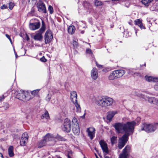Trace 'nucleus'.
Wrapping results in <instances>:
<instances>
[{"instance_id": "nucleus-1", "label": "nucleus", "mask_w": 158, "mask_h": 158, "mask_svg": "<svg viewBox=\"0 0 158 158\" xmlns=\"http://www.w3.org/2000/svg\"><path fill=\"white\" fill-rule=\"evenodd\" d=\"M140 120L139 117L137 118V120L128 122L126 123L123 122L115 123L114 125L117 132L118 133H125L122 137L120 138L118 140V147L121 149L126 143L129 135L134 132V127Z\"/></svg>"}, {"instance_id": "nucleus-2", "label": "nucleus", "mask_w": 158, "mask_h": 158, "mask_svg": "<svg viewBox=\"0 0 158 158\" xmlns=\"http://www.w3.org/2000/svg\"><path fill=\"white\" fill-rule=\"evenodd\" d=\"M94 102L98 106L103 108H106L112 105L114 100L112 98L104 96L96 98Z\"/></svg>"}, {"instance_id": "nucleus-3", "label": "nucleus", "mask_w": 158, "mask_h": 158, "mask_svg": "<svg viewBox=\"0 0 158 158\" xmlns=\"http://www.w3.org/2000/svg\"><path fill=\"white\" fill-rule=\"evenodd\" d=\"M158 128V123L148 124L143 123L141 126V131H144L147 132H152Z\"/></svg>"}, {"instance_id": "nucleus-4", "label": "nucleus", "mask_w": 158, "mask_h": 158, "mask_svg": "<svg viewBox=\"0 0 158 158\" xmlns=\"http://www.w3.org/2000/svg\"><path fill=\"white\" fill-rule=\"evenodd\" d=\"M16 98L24 101H27L31 99V97L28 92L26 91H20V92L16 94Z\"/></svg>"}, {"instance_id": "nucleus-5", "label": "nucleus", "mask_w": 158, "mask_h": 158, "mask_svg": "<svg viewBox=\"0 0 158 158\" xmlns=\"http://www.w3.org/2000/svg\"><path fill=\"white\" fill-rule=\"evenodd\" d=\"M77 94L75 91H73L71 93V99L72 102L75 104L77 108V111L80 112L81 108L80 105L77 103Z\"/></svg>"}, {"instance_id": "nucleus-6", "label": "nucleus", "mask_w": 158, "mask_h": 158, "mask_svg": "<svg viewBox=\"0 0 158 158\" xmlns=\"http://www.w3.org/2000/svg\"><path fill=\"white\" fill-rule=\"evenodd\" d=\"M147 21L149 23L148 26L150 30L152 31L158 29V19L154 20L152 19L150 20L147 19Z\"/></svg>"}, {"instance_id": "nucleus-7", "label": "nucleus", "mask_w": 158, "mask_h": 158, "mask_svg": "<svg viewBox=\"0 0 158 158\" xmlns=\"http://www.w3.org/2000/svg\"><path fill=\"white\" fill-rule=\"evenodd\" d=\"M54 137L52 134H47L44 137L43 140H41L39 143L38 147L42 148L46 145V143L48 141H51L53 139Z\"/></svg>"}, {"instance_id": "nucleus-8", "label": "nucleus", "mask_w": 158, "mask_h": 158, "mask_svg": "<svg viewBox=\"0 0 158 158\" xmlns=\"http://www.w3.org/2000/svg\"><path fill=\"white\" fill-rule=\"evenodd\" d=\"M131 152V146L128 145L123 149L122 152L119 156V158H127Z\"/></svg>"}, {"instance_id": "nucleus-9", "label": "nucleus", "mask_w": 158, "mask_h": 158, "mask_svg": "<svg viewBox=\"0 0 158 158\" xmlns=\"http://www.w3.org/2000/svg\"><path fill=\"white\" fill-rule=\"evenodd\" d=\"M63 131L66 132H69L71 130L70 121L68 118L65 119L64 121L63 126L62 127Z\"/></svg>"}, {"instance_id": "nucleus-10", "label": "nucleus", "mask_w": 158, "mask_h": 158, "mask_svg": "<svg viewBox=\"0 0 158 158\" xmlns=\"http://www.w3.org/2000/svg\"><path fill=\"white\" fill-rule=\"evenodd\" d=\"M45 30V27L44 26H42L35 35L34 36V39L35 40L40 41L43 39V36L42 35V33L44 32Z\"/></svg>"}, {"instance_id": "nucleus-11", "label": "nucleus", "mask_w": 158, "mask_h": 158, "mask_svg": "<svg viewBox=\"0 0 158 158\" xmlns=\"http://www.w3.org/2000/svg\"><path fill=\"white\" fill-rule=\"evenodd\" d=\"M53 37L52 32L49 30H48L45 34V43L46 44L49 43Z\"/></svg>"}, {"instance_id": "nucleus-12", "label": "nucleus", "mask_w": 158, "mask_h": 158, "mask_svg": "<svg viewBox=\"0 0 158 158\" xmlns=\"http://www.w3.org/2000/svg\"><path fill=\"white\" fill-rule=\"evenodd\" d=\"M36 5L39 11L44 13H46L45 5L44 4L42 1H39L37 3Z\"/></svg>"}, {"instance_id": "nucleus-13", "label": "nucleus", "mask_w": 158, "mask_h": 158, "mask_svg": "<svg viewBox=\"0 0 158 158\" xmlns=\"http://www.w3.org/2000/svg\"><path fill=\"white\" fill-rule=\"evenodd\" d=\"M86 132L88 133V136L91 139H93L95 136V129L93 127H90L87 129Z\"/></svg>"}, {"instance_id": "nucleus-14", "label": "nucleus", "mask_w": 158, "mask_h": 158, "mask_svg": "<svg viewBox=\"0 0 158 158\" xmlns=\"http://www.w3.org/2000/svg\"><path fill=\"white\" fill-rule=\"evenodd\" d=\"M99 144L104 152L106 154L109 153L107 145L103 140H101L99 142Z\"/></svg>"}, {"instance_id": "nucleus-15", "label": "nucleus", "mask_w": 158, "mask_h": 158, "mask_svg": "<svg viewBox=\"0 0 158 158\" xmlns=\"http://www.w3.org/2000/svg\"><path fill=\"white\" fill-rule=\"evenodd\" d=\"M29 26L31 30H35L39 28L40 26V23L39 22L30 23Z\"/></svg>"}, {"instance_id": "nucleus-16", "label": "nucleus", "mask_w": 158, "mask_h": 158, "mask_svg": "<svg viewBox=\"0 0 158 158\" xmlns=\"http://www.w3.org/2000/svg\"><path fill=\"white\" fill-rule=\"evenodd\" d=\"M114 71L117 79L121 77L125 73V71L122 69L117 70Z\"/></svg>"}, {"instance_id": "nucleus-17", "label": "nucleus", "mask_w": 158, "mask_h": 158, "mask_svg": "<svg viewBox=\"0 0 158 158\" xmlns=\"http://www.w3.org/2000/svg\"><path fill=\"white\" fill-rule=\"evenodd\" d=\"M91 76L92 78L94 80H96L98 77V70L95 68H94L91 71Z\"/></svg>"}, {"instance_id": "nucleus-18", "label": "nucleus", "mask_w": 158, "mask_h": 158, "mask_svg": "<svg viewBox=\"0 0 158 158\" xmlns=\"http://www.w3.org/2000/svg\"><path fill=\"white\" fill-rule=\"evenodd\" d=\"M72 130L74 134L76 135H78L80 134V129L78 123L76 124L73 125Z\"/></svg>"}, {"instance_id": "nucleus-19", "label": "nucleus", "mask_w": 158, "mask_h": 158, "mask_svg": "<svg viewBox=\"0 0 158 158\" xmlns=\"http://www.w3.org/2000/svg\"><path fill=\"white\" fill-rule=\"evenodd\" d=\"M117 113L116 111H109L107 113V119L109 121L111 120L114 116Z\"/></svg>"}, {"instance_id": "nucleus-20", "label": "nucleus", "mask_w": 158, "mask_h": 158, "mask_svg": "<svg viewBox=\"0 0 158 158\" xmlns=\"http://www.w3.org/2000/svg\"><path fill=\"white\" fill-rule=\"evenodd\" d=\"M145 79L149 82H156L158 81V78L152 76H148L145 77Z\"/></svg>"}, {"instance_id": "nucleus-21", "label": "nucleus", "mask_w": 158, "mask_h": 158, "mask_svg": "<svg viewBox=\"0 0 158 158\" xmlns=\"http://www.w3.org/2000/svg\"><path fill=\"white\" fill-rule=\"evenodd\" d=\"M135 24L138 25L141 29H145V27L142 23V21L139 19L135 21Z\"/></svg>"}, {"instance_id": "nucleus-22", "label": "nucleus", "mask_w": 158, "mask_h": 158, "mask_svg": "<svg viewBox=\"0 0 158 158\" xmlns=\"http://www.w3.org/2000/svg\"><path fill=\"white\" fill-rule=\"evenodd\" d=\"M14 148L13 146H10L8 150V155L10 157H12L14 155L13 152Z\"/></svg>"}, {"instance_id": "nucleus-23", "label": "nucleus", "mask_w": 158, "mask_h": 158, "mask_svg": "<svg viewBox=\"0 0 158 158\" xmlns=\"http://www.w3.org/2000/svg\"><path fill=\"white\" fill-rule=\"evenodd\" d=\"M108 78L109 80H113L115 79H117V77L115 76V74L114 73V71H113L108 76Z\"/></svg>"}, {"instance_id": "nucleus-24", "label": "nucleus", "mask_w": 158, "mask_h": 158, "mask_svg": "<svg viewBox=\"0 0 158 158\" xmlns=\"http://www.w3.org/2000/svg\"><path fill=\"white\" fill-rule=\"evenodd\" d=\"M148 102L153 104H156L157 103L158 101L154 97H150L148 98Z\"/></svg>"}, {"instance_id": "nucleus-25", "label": "nucleus", "mask_w": 158, "mask_h": 158, "mask_svg": "<svg viewBox=\"0 0 158 158\" xmlns=\"http://www.w3.org/2000/svg\"><path fill=\"white\" fill-rule=\"evenodd\" d=\"M75 30V27L73 26L69 27L68 28V31L69 34H73Z\"/></svg>"}, {"instance_id": "nucleus-26", "label": "nucleus", "mask_w": 158, "mask_h": 158, "mask_svg": "<svg viewBox=\"0 0 158 158\" xmlns=\"http://www.w3.org/2000/svg\"><path fill=\"white\" fill-rule=\"evenodd\" d=\"M117 136H114L110 138L111 143L112 145L117 143Z\"/></svg>"}, {"instance_id": "nucleus-27", "label": "nucleus", "mask_w": 158, "mask_h": 158, "mask_svg": "<svg viewBox=\"0 0 158 158\" xmlns=\"http://www.w3.org/2000/svg\"><path fill=\"white\" fill-rule=\"evenodd\" d=\"M28 140L26 139H21L20 141V145L22 146H25L27 143Z\"/></svg>"}, {"instance_id": "nucleus-28", "label": "nucleus", "mask_w": 158, "mask_h": 158, "mask_svg": "<svg viewBox=\"0 0 158 158\" xmlns=\"http://www.w3.org/2000/svg\"><path fill=\"white\" fill-rule=\"evenodd\" d=\"M49 118V115L48 112L47 111H46L44 114H43L41 117L42 119H43L44 118L48 119Z\"/></svg>"}, {"instance_id": "nucleus-29", "label": "nucleus", "mask_w": 158, "mask_h": 158, "mask_svg": "<svg viewBox=\"0 0 158 158\" xmlns=\"http://www.w3.org/2000/svg\"><path fill=\"white\" fill-rule=\"evenodd\" d=\"M152 0H143L142 1V3L145 6H148Z\"/></svg>"}, {"instance_id": "nucleus-30", "label": "nucleus", "mask_w": 158, "mask_h": 158, "mask_svg": "<svg viewBox=\"0 0 158 158\" xmlns=\"http://www.w3.org/2000/svg\"><path fill=\"white\" fill-rule=\"evenodd\" d=\"M55 137L56 139L59 141H65L66 140L64 137L58 135H56Z\"/></svg>"}, {"instance_id": "nucleus-31", "label": "nucleus", "mask_w": 158, "mask_h": 158, "mask_svg": "<svg viewBox=\"0 0 158 158\" xmlns=\"http://www.w3.org/2000/svg\"><path fill=\"white\" fill-rule=\"evenodd\" d=\"M28 134L27 132H24L23 134L21 139H26L28 140Z\"/></svg>"}, {"instance_id": "nucleus-32", "label": "nucleus", "mask_w": 158, "mask_h": 158, "mask_svg": "<svg viewBox=\"0 0 158 158\" xmlns=\"http://www.w3.org/2000/svg\"><path fill=\"white\" fill-rule=\"evenodd\" d=\"M94 3L95 6H100L102 4V2L98 0H95Z\"/></svg>"}, {"instance_id": "nucleus-33", "label": "nucleus", "mask_w": 158, "mask_h": 158, "mask_svg": "<svg viewBox=\"0 0 158 158\" xmlns=\"http://www.w3.org/2000/svg\"><path fill=\"white\" fill-rule=\"evenodd\" d=\"M39 89H36L32 91L31 92V94L32 95L34 96H35L38 94L39 92Z\"/></svg>"}, {"instance_id": "nucleus-34", "label": "nucleus", "mask_w": 158, "mask_h": 158, "mask_svg": "<svg viewBox=\"0 0 158 158\" xmlns=\"http://www.w3.org/2000/svg\"><path fill=\"white\" fill-rule=\"evenodd\" d=\"M14 6V4L13 3L10 2L9 4V8L10 10H12Z\"/></svg>"}, {"instance_id": "nucleus-35", "label": "nucleus", "mask_w": 158, "mask_h": 158, "mask_svg": "<svg viewBox=\"0 0 158 158\" xmlns=\"http://www.w3.org/2000/svg\"><path fill=\"white\" fill-rule=\"evenodd\" d=\"M48 10L49 11L51 14H52L53 12V7L51 6H49L48 7Z\"/></svg>"}, {"instance_id": "nucleus-36", "label": "nucleus", "mask_w": 158, "mask_h": 158, "mask_svg": "<svg viewBox=\"0 0 158 158\" xmlns=\"http://www.w3.org/2000/svg\"><path fill=\"white\" fill-rule=\"evenodd\" d=\"M37 0H28V2L30 4H35Z\"/></svg>"}, {"instance_id": "nucleus-37", "label": "nucleus", "mask_w": 158, "mask_h": 158, "mask_svg": "<svg viewBox=\"0 0 158 158\" xmlns=\"http://www.w3.org/2000/svg\"><path fill=\"white\" fill-rule=\"evenodd\" d=\"M3 107L5 109L7 110L9 108V105L8 103H5L4 104V105L3 106Z\"/></svg>"}, {"instance_id": "nucleus-38", "label": "nucleus", "mask_w": 158, "mask_h": 158, "mask_svg": "<svg viewBox=\"0 0 158 158\" xmlns=\"http://www.w3.org/2000/svg\"><path fill=\"white\" fill-rule=\"evenodd\" d=\"M86 52L88 54H92L93 52L92 50L89 48H87L86 50Z\"/></svg>"}, {"instance_id": "nucleus-39", "label": "nucleus", "mask_w": 158, "mask_h": 158, "mask_svg": "<svg viewBox=\"0 0 158 158\" xmlns=\"http://www.w3.org/2000/svg\"><path fill=\"white\" fill-rule=\"evenodd\" d=\"M51 95L48 94L46 97V100L48 102L49 101L51 98Z\"/></svg>"}, {"instance_id": "nucleus-40", "label": "nucleus", "mask_w": 158, "mask_h": 158, "mask_svg": "<svg viewBox=\"0 0 158 158\" xmlns=\"http://www.w3.org/2000/svg\"><path fill=\"white\" fill-rule=\"evenodd\" d=\"M73 45L75 48H77L78 47V43L76 41H74L73 42Z\"/></svg>"}, {"instance_id": "nucleus-41", "label": "nucleus", "mask_w": 158, "mask_h": 158, "mask_svg": "<svg viewBox=\"0 0 158 158\" xmlns=\"http://www.w3.org/2000/svg\"><path fill=\"white\" fill-rule=\"evenodd\" d=\"M154 88L156 90H158V83H156L154 86Z\"/></svg>"}, {"instance_id": "nucleus-42", "label": "nucleus", "mask_w": 158, "mask_h": 158, "mask_svg": "<svg viewBox=\"0 0 158 158\" xmlns=\"http://www.w3.org/2000/svg\"><path fill=\"white\" fill-rule=\"evenodd\" d=\"M7 8V6L6 5L4 4L1 7V8L2 9H4Z\"/></svg>"}, {"instance_id": "nucleus-43", "label": "nucleus", "mask_w": 158, "mask_h": 158, "mask_svg": "<svg viewBox=\"0 0 158 158\" xmlns=\"http://www.w3.org/2000/svg\"><path fill=\"white\" fill-rule=\"evenodd\" d=\"M74 122H75L74 124H76L77 123H78L77 119L75 118H74L72 120V123H74Z\"/></svg>"}, {"instance_id": "nucleus-44", "label": "nucleus", "mask_w": 158, "mask_h": 158, "mask_svg": "<svg viewBox=\"0 0 158 158\" xmlns=\"http://www.w3.org/2000/svg\"><path fill=\"white\" fill-rule=\"evenodd\" d=\"M40 60L41 61L45 62L46 61V59L44 58V57H43L41 58H40Z\"/></svg>"}, {"instance_id": "nucleus-45", "label": "nucleus", "mask_w": 158, "mask_h": 158, "mask_svg": "<svg viewBox=\"0 0 158 158\" xmlns=\"http://www.w3.org/2000/svg\"><path fill=\"white\" fill-rule=\"evenodd\" d=\"M4 99V95H2L1 97H0V102Z\"/></svg>"}, {"instance_id": "nucleus-46", "label": "nucleus", "mask_w": 158, "mask_h": 158, "mask_svg": "<svg viewBox=\"0 0 158 158\" xmlns=\"http://www.w3.org/2000/svg\"><path fill=\"white\" fill-rule=\"evenodd\" d=\"M35 12V10H34L33 9H32V10H31V14H33V13H34Z\"/></svg>"}, {"instance_id": "nucleus-47", "label": "nucleus", "mask_w": 158, "mask_h": 158, "mask_svg": "<svg viewBox=\"0 0 158 158\" xmlns=\"http://www.w3.org/2000/svg\"><path fill=\"white\" fill-rule=\"evenodd\" d=\"M6 36L8 39H10V36H9V35H8V34H6Z\"/></svg>"}, {"instance_id": "nucleus-48", "label": "nucleus", "mask_w": 158, "mask_h": 158, "mask_svg": "<svg viewBox=\"0 0 158 158\" xmlns=\"http://www.w3.org/2000/svg\"><path fill=\"white\" fill-rule=\"evenodd\" d=\"M0 158H3L2 154L0 153Z\"/></svg>"}, {"instance_id": "nucleus-49", "label": "nucleus", "mask_w": 158, "mask_h": 158, "mask_svg": "<svg viewBox=\"0 0 158 158\" xmlns=\"http://www.w3.org/2000/svg\"><path fill=\"white\" fill-rule=\"evenodd\" d=\"M51 102L52 103H54L55 102V101L54 99H53L51 100Z\"/></svg>"}, {"instance_id": "nucleus-50", "label": "nucleus", "mask_w": 158, "mask_h": 158, "mask_svg": "<svg viewBox=\"0 0 158 158\" xmlns=\"http://www.w3.org/2000/svg\"><path fill=\"white\" fill-rule=\"evenodd\" d=\"M97 66L98 68H101L102 67V66L101 65L99 64H98L97 65Z\"/></svg>"}, {"instance_id": "nucleus-51", "label": "nucleus", "mask_w": 158, "mask_h": 158, "mask_svg": "<svg viewBox=\"0 0 158 158\" xmlns=\"http://www.w3.org/2000/svg\"><path fill=\"white\" fill-rule=\"evenodd\" d=\"M67 156L68 158H71V157L69 156V153L68 154Z\"/></svg>"}, {"instance_id": "nucleus-52", "label": "nucleus", "mask_w": 158, "mask_h": 158, "mask_svg": "<svg viewBox=\"0 0 158 158\" xmlns=\"http://www.w3.org/2000/svg\"><path fill=\"white\" fill-rule=\"evenodd\" d=\"M29 40V38L28 36L27 35V40Z\"/></svg>"}, {"instance_id": "nucleus-53", "label": "nucleus", "mask_w": 158, "mask_h": 158, "mask_svg": "<svg viewBox=\"0 0 158 158\" xmlns=\"http://www.w3.org/2000/svg\"><path fill=\"white\" fill-rule=\"evenodd\" d=\"M95 155L96 156V158H99L96 154L95 153Z\"/></svg>"}, {"instance_id": "nucleus-54", "label": "nucleus", "mask_w": 158, "mask_h": 158, "mask_svg": "<svg viewBox=\"0 0 158 158\" xmlns=\"http://www.w3.org/2000/svg\"><path fill=\"white\" fill-rule=\"evenodd\" d=\"M95 63H96V66L98 64V62L96 61H95Z\"/></svg>"}, {"instance_id": "nucleus-55", "label": "nucleus", "mask_w": 158, "mask_h": 158, "mask_svg": "<svg viewBox=\"0 0 158 158\" xmlns=\"http://www.w3.org/2000/svg\"><path fill=\"white\" fill-rule=\"evenodd\" d=\"M10 40V42L11 43V39H10H10H9Z\"/></svg>"}, {"instance_id": "nucleus-56", "label": "nucleus", "mask_w": 158, "mask_h": 158, "mask_svg": "<svg viewBox=\"0 0 158 158\" xmlns=\"http://www.w3.org/2000/svg\"><path fill=\"white\" fill-rule=\"evenodd\" d=\"M10 40V42L11 43V39H10H10H9Z\"/></svg>"}, {"instance_id": "nucleus-57", "label": "nucleus", "mask_w": 158, "mask_h": 158, "mask_svg": "<svg viewBox=\"0 0 158 158\" xmlns=\"http://www.w3.org/2000/svg\"><path fill=\"white\" fill-rule=\"evenodd\" d=\"M119 0H113V1H118Z\"/></svg>"}, {"instance_id": "nucleus-58", "label": "nucleus", "mask_w": 158, "mask_h": 158, "mask_svg": "<svg viewBox=\"0 0 158 158\" xmlns=\"http://www.w3.org/2000/svg\"><path fill=\"white\" fill-rule=\"evenodd\" d=\"M136 33H137V31H135V33L136 34Z\"/></svg>"}, {"instance_id": "nucleus-59", "label": "nucleus", "mask_w": 158, "mask_h": 158, "mask_svg": "<svg viewBox=\"0 0 158 158\" xmlns=\"http://www.w3.org/2000/svg\"><path fill=\"white\" fill-rule=\"evenodd\" d=\"M15 56H16V57H17V55L15 54Z\"/></svg>"}, {"instance_id": "nucleus-60", "label": "nucleus", "mask_w": 158, "mask_h": 158, "mask_svg": "<svg viewBox=\"0 0 158 158\" xmlns=\"http://www.w3.org/2000/svg\"><path fill=\"white\" fill-rule=\"evenodd\" d=\"M144 65L145 66H146V64H145Z\"/></svg>"}, {"instance_id": "nucleus-61", "label": "nucleus", "mask_w": 158, "mask_h": 158, "mask_svg": "<svg viewBox=\"0 0 158 158\" xmlns=\"http://www.w3.org/2000/svg\"><path fill=\"white\" fill-rule=\"evenodd\" d=\"M84 158H85V157H84Z\"/></svg>"}]
</instances>
